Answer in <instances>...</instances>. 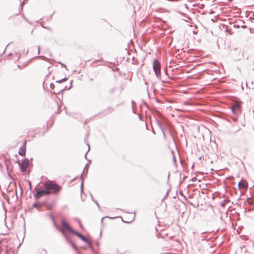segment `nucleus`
Returning a JSON list of instances; mask_svg holds the SVG:
<instances>
[{"instance_id":"obj_5","label":"nucleus","mask_w":254,"mask_h":254,"mask_svg":"<svg viewBox=\"0 0 254 254\" xmlns=\"http://www.w3.org/2000/svg\"><path fill=\"white\" fill-rule=\"evenodd\" d=\"M29 165V161L28 159L24 160L21 164V169L22 172L26 171L27 168Z\"/></svg>"},{"instance_id":"obj_4","label":"nucleus","mask_w":254,"mask_h":254,"mask_svg":"<svg viewBox=\"0 0 254 254\" xmlns=\"http://www.w3.org/2000/svg\"><path fill=\"white\" fill-rule=\"evenodd\" d=\"M231 108L233 113L235 115H237L241 113V104L239 102L235 103L231 106Z\"/></svg>"},{"instance_id":"obj_16","label":"nucleus","mask_w":254,"mask_h":254,"mask_svg":"<svg viewBox=\"0 0 254 254\" xmlns=\"http://www.w3.org/2000/svg\"><path fill=\"white\" fill-rule=\"evenodd\" d=\"M104 218H102V222L103 221V220Z\"/></svg>"},{"instance_id":"obj_11","label":"nucleus","mask_w":254,"mask_h":254,"mask_svg":"<svg viewBox=\"0 0 254 254\" xmlns=\"http://www.w3.org/2000/svg\"><path fill=\"white\" fill-rule=\"evenodd\" d=\"M67 78H64L62 79H61V80H59L57 81V82L61 83V82H62L63 81H65V80H67Z\"/></svg>"},{"instance_id":"obj_7","label":"nucleus","mask_w":254,"mask_h":254,"mask_svg":"<svg viewBox=\"0 0 254 254\" xmlns=\"http://www.w3.org/2000/svg\"><path fill=\"white\" fill-rule=\"evenodd\" d=\"M62 233H63L64 236L65 237V239H66V241H67V242L70 244L71 245L72 247L74 249H76V245L72 242V241H71V240L69 238H68L67 237V236L66 235V234H65V233L64 231H62Z\"/></svg>"},{"instance_id":"obj_14","label":"nucleus","mask_w":254,"mask_h":254,"mask_svg":"<svg viewBox=\"0 0 254 254\" xmlns=\"http://www.w3.org/2000/svg\"><path fill=\"white\" fill-rule=\"evenodd\" d=\"M33 207H37V204H33Z\"/></svg>"},{"instance_id":"obj_2","label":"nucleus","mask_w":254,"mask_h":254,"mask_svg":"<svg viewBox=\"0 0 254 254\" xmlns=\"http://www.w3.org/2000/svg\"><path fill=\"white\" fill-rule=\"evenodd\" d=\"M44 186L46 190H52L53 193L55 194L58 193L61 190V187L51 181L45 182L44 183Z\"/></svg>"},{"instance_id":"obj_13","label":"nucleus","mask_w":254,"mask_h":254,"mask_svg":"<svg viewBox=\"0 0 254 254\" xmlns=\"http://www.w3.org/2000/svg\"><path fill=\"white\" fill-rule=\"evenodd\" d=\"M81 192L83 191V183H81Z\"/></svg>"},{"instance_id":"obj_15","label":"nucleus","mask_w":254,"mask_h":254,"mask_svg":"<svg viewBox=\"0 0 254 254\" xmlns=\"http://www.w3.org/2000/svg\"><path fill=\"white\" fill-rule=\"evenodd\" d=\"M95 202L97 204V205L98 206H99V205H98V203H97V202L96 201H95Z\"/></svg>"},{"instance_id":"obj_3","label":"nucleus","mask_w":254,"mask_h":254,"mask_svg":"<svg viewBox=\"0 0 254 254\" xmlns=\"http://www.w3.org/2000/svg\"><path fill=\"white\" fill-rule=\"evenodd\" d=\"M160 68L161 65L159 61L157 59H155L153 63V69L156 76L158 78H160L161 75Z\"/></svg>"},{"instance_id":"obj_1","label":"nucleus","mask_w":254,"mask_h":254,"mask_svg":"<svg viewBox=\"0 0 254 254\" xmlns=\"http://www.w3.org/2000/svg\"><path fill=\"white\" fill-rule=\"evenodd\" d=\"M62 226L64 230L68 231L69 232L75 234L77 236H78L79 238H80L83 241L85 242L86 243L90 245V242L88 241V240L82 234H81L79 233H78L73 230L69 225V224L64 220H63L61 222Z\"/></svg>"},{"instance_id":"obj_10","label":"nucleus","mask_w":254,"mask_h":254,"mask_svg":"<svg viewBox=\"0 0 254 254\" xmlns=\"http://www.w3.org/2000/svg\"><path fill=\"white\" fill-rule=\"evenodd\" d=\"M49 190H44V195H49V194H50L51 193V192L50 191H49Z\"/></svg>"},{"instance_id":"obj_8","label":"nucleus","mask_w":254,"mask_h":254,"mask_svg":"<svg viewBox=\"0 0 254 254\" xmlns=\"http://www.w3.org/2000/svg\"><path fill=\"white\" fill-rule=\"evenodd\" d=\"M44 195V190H38L34 194V197L36 199H38L42 196Z\"/></svg>"},{"instance_id":"obj_9","label":"nucleus","mask_w":254,"mask_h":254,"mask_svg":"<svg viewBox=\"0 0 254 254\" xmlns=\"http://www.w3.org/2000/svg\"><path fill=\"white\" fill-rule=\"evenodd\" d=\"M18 153L22 156H24L26 153V148H21L19 149Z\"/></svg>"},{"instance_id":"obj_17","label":"nucleus","mask_w":254,"mask_h":254,"mask_svg":"<svg viewBox=\"0 0 254 254\" xmlns=\"http://www.w3.org/2000/svg\"><path fill=\"white\" fill-rule=\"evenodd\" d=\"M86 154H87V153H86L85 154V157L86 156Z\"/></svg>"},{"instance_id":"obj_12","label":"nucleus","mask_w":254,"mask_h":254,"mask_svg":"<svg viewBox=\"0 0 254 254\" xmlns=\"http://www.w3.org/2000/svg\"><path fill=\"white\" fill-rule=\"evenodd\" d=\"M54 85L53 84L51 83V84H50V87H51V88L53 89V88H54Z\"/></svg>"},{"instance_id":"obj_6","label":"nucleus","mask_w":254,"mask_h":254,"mask_svg":"<svg viewBox=\"0 0 254 254\" xmlns=\"http://www.w3.org/2000/svg\"><path fill=\"white\" fill-rule=\"evenodd\" d=\"M238 187L240 189H246L248 188V183L245 180H242L238 183Z\"/></svg>"}]
</instances>
